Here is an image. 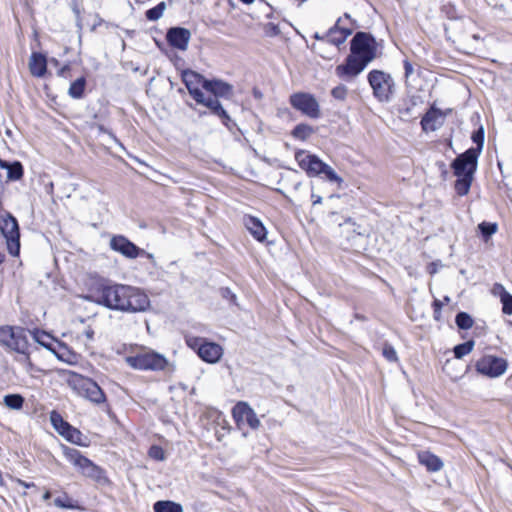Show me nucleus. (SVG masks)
I'll return each instance as SVG.
<instances>
[{
	"instance_id": "f257e3e1",
	"label": "nucleus",
	"mask_w": 512,
	"mask_h": 512,
	"mask_svg": "<svg viewBox=\"0 0 512 512\" xmlns=\"http://www.w3.org/2000/svg\"><path fill=\"white\" fill-rule=\"evenodd\" d=\"M88 298L111 310L122 312H143L150 305L146 294L138 288L123 284H101Z\"/></svg>"
},
{
	"instance_id": "f03ea898",
	"label": "nucleus",
	"mask_w": 512,
	"mask_h": 512,
	"mask_svg": "<svg viewBox=\"0 0 512 512\" xmlns=\"http://www.w3.org/2000/svg\"><path fill=\"white\" fill-rule=\"evenodd\" d=\"M351 54L345 63L337 66L339 77H355L376 57V41L366 32H357L351 40Z\"/></svg>"
},
{
	"instance_id": "7ed1b4c3",
	"label": "nucleus",
	"mask_w": 512,
	"mask_h": 512,
	"mask_svg": "<svg viewBox=\"0 0 512 512\" xmlns=\"http://www.w3.org/2000/svg\"><path fill=\"white\" fill-rule=\"evenodd\" d=\"M182 81L184 82L189 94L198 104L206 106L212 114L221 118L224 125L228 126L230 117L219 100L205 97L204 93L200 89L202 87L205 90V82H208V79L195 71L185 70L182 73Z\"/></svg>"
},
{
	"instance_id": "20e7f679",
	"label": "nucleus",
	"mask_w": 512,
	"mask_h": 512,
	"mask_svg": "<svg viewBox=\"0 0 512 512\" xmlns=\"http://www.w3.org/2000/svg\"><path fill=\"white\" fill-rule=\"evenodd\" d=\"M125 361L131 368L137 370L175 371V366L170 364L164 355L152 350L128 356Z\"/></svg>"
},
{
	"instance_id": "39448f33",
	"label": "nucleus",
	"mask_w": 512,
	"mask_h": 512,
	"mask_svg": "<svg viewBox=\"0 0 512 512\" xmlns=\"http://www.w3.org/2000/svg\"><path fill=\"white\" fill-rule=\"evenodd\" d=\"M65 456L85 477L92 479L100 485L109 483L105 471L83 456L79 450L75 448H67L65 450Z\"/></svg>"
},
{
	"instance_id": "423d86ee",
	"label": "nucleus",
	"mask_w": 512,
	"mask_h": 512,
	"mask_svg": "<svg viewBox=\"0 0 512 512\" xmlns=\"http://www.w3.org/2000/svg\"><path fill=\"white\" fill-rule=\"evenodd\" d=\"M0 345L15 351L17 354H23L25 361L29 362V343L26 331L23 328L1 326Z\"/></svg>"
},
{
	"instance_id": "0eeeda50",
	"label": "nucleus",
	"mask_w": 512,
	"mask_h": 512,
	"mask_svg": "<svg viewBox=\"0 0 512 512\" xmlns=\"http://www.w3.org/2000/svg\"><path fill=\"white\" fill-rule=\"evenodd\" d=\"M368 82L373 90V95L380 102H389L395 90L392 76L381 70H372L368 74Z\"/></svg>"
},
{
	"instance_id": "6e6552de",
	"label": "nucleus",
	"mask_w": 512,
	"mask_h": 512,
	"mask_svg": "<svg viewBox=\"0 0 512 512\" xmlns=\"http://www.w3.org/2000/svg\"><path fill=\"white\" fill-rule=\"evenodd\" d=\"M475 370L478 374L495 379L504 375L508 369V361L506 358L483 354L475 362Z\"/></svg>"
},
{
	"instance_id": "1a4fd4ad",
	"label": "nucleus",
	"mask_w": 512,
	"mask_h": 512,
	"mask_svg": "<svg viewBox=\"0 0 512 512\" xmlns=\"http://www.w3.org/2000/svg\"><path fill=\"white\" fill-rule=\"evenodd\" d=\"M0 231L6 239L7 249L12 256H18L20 251L19 225L9 212L0 213Z\"/></svg>"
},
{
	"instance_id": "9d476101",
	"label": "nucleus",
	"mask_w": 512,
	"mask_h": 512,
	"mask_svg": "<svg viewBox=\"0 0 512 512\" xmlns=\"http://www.w3.org/2000/svg\"><path fill=\"white\" fill-rule=\"evenodd\" d=\"M71 382L78 393L91 402L101 404L106 401L105 393L92 379L81 375H74Z\"/></svg>"
},
{
	"instance_id": "9b49d317",
	"label": "nucleus",
	"mask_w": 512,
	"mask_h": 512,
	"mask_svg": "<svg viewBox=\"0 0 512 512\" xmlns=\"http://www.w3.org/2000/svg\"><path fill=\"white\" fill-rule=\"evenodd\" d=\"M291 106L302 114L312 119H317L321 115L320 106L314 95L306 92H297L290 96Z\"/></svg>"
},
{
	"instance_id": "f8f14e48",
	"label": "nucleus",
	"mask_w": 512,
	"mask_h": 512,
	"mask_svg": "<svg viewBox=\"0 0 512 512\" xmlns=\"http://www.w3.org/2000/svg\"><path fill=\"white\" fill-rule=\"evenodd\" d=\"M295 159L302 170H304L308 176L315 177L322 174V170L325 167L324 163L318 156L314 154H308L304 150H298L295 152Z\"/></svg>"
},
{
	"instance_id": "ddd939ff",
	"label": "nucleus",
	"mask_w": 512,
	"mask_h": 512,
	"mask_svg": "<svg viewBox=\"0 0 512 512\" xmlns=\"http://www.w3.org/2000/svg\"><path fill=\"white\" fill-rule=\"evenodd\" d=\"M479 156L468 150L456 156L450 163L452 173L465 172L470 175H475L478 168Z\"/></svg>"
},
{
	"instance_id": "4468645a",
	"label": "nucleus",
	"mask_w": 512,
	"mask_h": 512,
	"mask_svg": "<svg viewBox=\"0 0 512 512\" xmlns=\"http://www.w3.org/2000/svg\"><path fill=\"white\" fill-rule=\"evenodd\" d=\"M110 247L112 250L122 254L129 259H135L142 253H145V250L139 248L122 235L113 236L110 240Z\"/></svg>"
},
{
	"instance_id": "2eb2a0df",
	"label": "nucleus",
	"mask_w": 512,
	"mask_h": 512,
	"mask_svg": "<svg viewBox=\"0 0 512 512\" xmlns=\"http://www.w3.org/2000/svg\"><path fill=\"white\" fill-rule=\"evenodd\" d=\"M232 416L236 423H247L252 429H257L260 426L255 411L246 402H238L232 409Z\"/></svg>"
},
{
	"instance_id": "dca6fc26",
	"label": "nucleus",
	"mask_w": 512,
	"mask_h": 512,
	"mask_svg": "<svg viewBox=\"0 0 512 512\" xmlns=\"http://www.w3.org/2000/svg\"><path fill=\"white\" fill-rule=\"evenodd\" d=\"M166 39L171 47L185 51L191 39V32L183 27H171L167 31Z\"/></svg>"
},
{
	"instance_id": "f3484780",
	"label": "nucleus",
	"mask_w": 512,
	"mask_h": 512,
	"mask_svg": "<svg viewBox=\"0 0 512 512\" xmlns=\"http://www.w3.org/2000/svg\"><path fill=\"white\" fill-rule=\"evenodd\" d=\"M445 121V114L435 107H431L421 120L422 128L425 132L435 131L440 128Z\"/></svg>"
},
{
	"instance_id": "a211bd4d",
	"label": "nucleus",
	"mask_w": 512,
	"mask_h": 512,
	"mask_svg": "<svg viewBox=\"0 0 512 512\" xmlns=\"http://www.w3.org/2000/svg\"><path fill=\"white\" fill-rule=\"evenodd\" d=\"M205 90L211 93L214 97L209 96L211 99L230 98L233 94V87L222 80H208L205 82Z\"/></svg>"
},
{
	"instance_id": "6ab92c4d",
	"label": "nucleus",
	"mask_w": 512,
	"mask_h": 512,
	"mask_svg": "<svg viewBox=\"0 0 512 512\" xmlns=\"http://www.w3.org/2000/svg\"><path fill=\"white\" fill-rule=\"evenodd\" d=\"M425 104V96L419 92L410 93L403 103V111L409 117H416L421 114Z\"/></svg>"
},
{
	"instance_id": "aec40b11",
	"label": "nucleus",
	"mask_w": 512,
	"mask_h": 512,
	"mask_svg": "<svg viewBox=\"0 0 512 512\" xmlns=\"http://www.w3.org/2000/svg\"><path fill=\"white\" fill-rule=\"evenodd\" d=\"M452 174L455 177L452 185L455 195L458 197L468 195L475 180V175H470L465 172Z\"/></svg>"
},
{
	"instance_id": "412c9836",
	"label": "nucleus",
	"mask_w": 512,
	"mask_h": 512,
	"mask_svg": "<svg viewBox=\"0 0 512 512\" xmlns=\"http://www.w3.org/2000/svg\"><path fill=\"white\" fill-rule=\"evenodd\" d=\"M222 353L223 350L220 345L205 341L204 345L199 347L198 356L208 363H215L221 358Z\"/></svg>"
},
{
	"instance_id": "4be33fe9",
	"label": "nucleus",
	"mask_w": 512,
	"mask_h": 512,
	"mask_svg": "<svg viewBox=\"0 0 512 512\" xmlns=\"http://www.w3.org/2000/svg\"><path fill=\"white\" fill-rule=\"evenodd\" d=\"M244 224L248 231L257 241L263 242L266 239V228L258 218L253 216H247L244 219Z\"/></svg>"
},
{
	"instance_id": "5701e85b",
	"label": "nucleus",
	"mask_w": 512,
	"mask_h": 512,
	"mask_svg": "<svg viewBox=\"0 0 512 512\" xmlns=\"http://www.w3.org/2000/svg\"><path fill=\"white\" fill-rule=\"evenodd\" d=\"M29 70L33 76L43 77L47 70L46 57L41 53H32L29 61Z\"/></svg>"
},
{
	"instance_id": "b1692460",
	"label": "nucleus",
	"mask_w": 512,
	"mask_h": 512,
	"mask_svg": "<svg viewBox=\"0 0 512 512\" xmlns=\"http://www.w3.org/2000/svg\"><path fill=\"white\" fill-rule=\"evenodd\" d=\"M418 457L420 463L425 465L429 471H438L443 467L441 459L430 452H421Z\"/></svg>"
},
{
	"instance_id": "393cba45",
	"label": "nucleus",
	"mask_w": 512,
	"mask_h": 512,
	"mask_svg": "<svg viewBox=\"0 0 512 512\" xmlns=\"http://www.w3.org/2000/svg\"><path fill=\"white\" fill-rule=\"evenodd\" d=\"M0 166L7 171V178L12 181H16L22 178L23 176V166L20 162L15 161L13 163H9L4 160H0Z\"/></svg>"
},
{
	"instance_id": "a878e982",
	"label": "nucleus",
	"mask_w": 512,
	"mask_h": 512,
	"mask_svg": "<svg viewBox=\"0 0 512 512\" xmlns=\"http://www.w3.org/2000/svg\"><path fill=\"white\" fill-rule=\"evenodd\" d=\"M484 135H485L484 128L482 125H480L479 128L477 130L473 131V133L471 135V139L476 144V146L471 147L467 150L470 152H473L475 155L480 156V154L483 150V146H484Z\"/></svg>"
},
{
	"instance_id": "bb28decb",
	"label": "nucleus",
	"mask_w": 512,
	"mask_h": 512,
	"mask_svg": "<svg viewBox=\"0 0 512 512\" xmlns=\"http://www.w3.org/2000/svg\"><path fill=\"white\" fill-rule=\"evenodd\" d=\"M153 509L154 512H183V508L179 503L169 500L157 501Z\"/></svg>"
},
{
	"instance_id": "cd10ccee",
	"label": "nucleus",
	"mask_w": 512,
	"mask_h": 512,
	"mask_svg": "<svg viewBox=\"0 0 512 512\" xmlns=\"http://www.w3.org/2000/svg\"><path fill=\"white\" fill-rule=\"evenodd\" d=\"M341 19L339 18L336 24L331 27L327 32V42L339 46L345 42V35L339 31V23Z\"/></svg>"
},
{
	"instance_id": "c85d7f7f",
	"label": "nucleus",
	"mask_w": 512,
	"mask_h": 512,
	"mask_svg": "<svg viewBox=\"0 0 512 512\" xmlns=\"http://www.w3.org/2000/svg\"><path fill=\"white\" fill-rule=\"evenodd\" d=\"M86 86V80L84 77H80L71 83L68 94L70 97L74 99H80L84 95V90Z\"/></svg>"
},
{
	"instance_id": "c756f323",
	"label": "nucleus",
	"mask_w": 512,
	"mask_h": 512,
	"mask_svg": "<svg viewBox=\"0 0 512 512\" xmlns=\"http://www.w3.org/2000/svg\"><path fill=\"white\" fill-rule=\"evenodd\" d=\"M478 229L481 233V236L485 242H487L493 234H495L498 230V224L492 222L483 221L478 224Z\"/></svg>"
},
{
	"instance_id": "7c9ffc66",
	"label": "nucleus",
	"mask_w": 512,
	"mask_h": 512,
	"mask_svg": "<svg viewBox=\"0 0 512 512\" xmlns=\"http://www.w3.org/2000/svg\"><path fill=\"white\" fill-rule=\"evenodd\" d=\"M314 133V129L308 124H298L292 130L293 137L302 141L308 139Z\"/></svg>"
},
{
	"instance_id": "2f4dec72",
	"label": "nucleus",
	"mask_w": 512,
	"mask_h": 512,
	"mask_svg": "<svg viewBox=\"0 0 512 512\" xmlns=\"http://www.w3.org/2000/svg\"><path fill=\"white\" fill-rule=\"evenodd\" d=\"M475 342L473 340H468L462 344L456 345L453 348V353L455 358L461 359L462 357L468 355L472 352L474 348Z\"/></svg>"
},
{
	"instance_id": "473e14b6",
	"label": "nucleus",
	"mask_w": 512,
	"mask_h": 512,
	"mask_svg": "<svg viewBox=\"0 0 512 512\" xmlns=\"http://www.w3.org/2000/svg\"><path fill=\"white\" fill-rule=\"evenodd\" d=\"M167 6L164 1L158 3L155 7L148 9L145 12V16L149 21H157L159 20L166 10Z\"/></svg>"
},
{
	"instance_id": "72a5a7b5",
	"label": "nucleus",
	"mask_w": 512,
	"mask_h": 512,
	"mask_svg": "<svg viewBox=\"0 0 512 512\" xmlns=\"http://www.w3.org/2000/svg\"><path fill=\"white\" fill-rule=\"evenodd\" d=\"M24 403V398L20 394H8L4 396V404L14 410H19L22 408Z\"/></svg>"
},
{
	"instance_id": "f704fd0d",
	"label": "nucleus",
	"mask_w": 512,
	"mask_h": 512,
	"mask_svg": "<svg viewBox=\"0 0 512 512\" xmlns=\"http://www.w3.org/2000/svg\"><path fill=\"white\" fill-rule=\"evenodd\" d=\"M456 325L459 329L468 330L474 324L473 318L466 312H459L455 318Z\"/></svg>"
},
{
	"instance_id": "c9c22d12",
	"label": "nucleus",
	"mask_w": 512,
	"mask_h": 512,
	"mask_svg": "<svg viewBox=\"0 0 512 512\" xmlns=\"http://www.w3.org/2000/svg\"><path fill=\"white\" fill-rule=\"evenodd\" d=\"M60 434L72 443H79L81 438L80 431L73 428L71 425H66L65 430H60Z\"/></svg>"
},
{
	"instance_id": "e433bc0d",
	"label": "nucleus",
	"mask_w": 512,
	"mask_h": 512,
	"mask_svg": "<svg viewBox=\"0 0 512 512\" xmlns=\"http://www.w3.org/2000/svg\"><path fill=\"white\" fill-rule=\"evenodd\" d=\"M54 505L61 509H76L78 506L73 503L70 497L64 493L62 496H59L54 499Z\"/></svg>"
},
{
	"instance_id": "4c0bfd02",
	"label": "nucleus",
	"mask_w": 512,
	"mask_h": 512,
	"mask_svg": "<svg viewBox=\"0 0 512 512\" xmlns=\"http://www.w3.org/2000/svg\"><path fill=\"white\" fill-rule=\"evenodd\" d=\"M322 174H324L326 179L329 180L330 182H336L339 185L343 182L342 178L338 176L335 170L328 164H326L325 167L323 168Z\"/></svg>"
},
{
	"instance_id": "58836bf2",
	"label": "nucleus",
	"mask_w": 512,
	"mask_h": 512,
	"mask_svg": "<svg viewBox=\"0 0 512 512\" xmlns=\"http://www.w3.org/2000/svg\"><path fill=\"white\" fill-rule=\"evenodd\" d=\"M382 355L390 362H396L398 360L396 350L389 343H384L382 348Z\"/></svg>"
},
{
	"instance_id": "ea45409f",
	"label": "nucleus",
	"mask_w": 512,
	"mask_h": 512,
	"mask_svg": "<svg viewBox=\"0 0 512 512\" xmlns=\"http://www.w3.org/2000/svg\"><path fill=\"white\" fill-rule=\"evenodd\" d=\"M347 94H348V89L345 85H342V84L334 87L331 91V95L333 96V98H335L336 100H339V101H344L347 97Z\"/></svg>"
},
{
	"instance_id": "a19ab883",
	"label": "nucleus",
	"mask_w": 512,
	"mask_h": 512,
	"mask_svg": "<svg viewBox=\"0 0 512 512\" xmlns=\"http://www.w3.org/2000/svg\"><path fill=\"white\" fill-rule=\"evenodd\" d=\"M50 419H51V422L54 426V428L60 433V430H65V426L66 425H70L69 423H67L66 421H64L62 419V417L56 413V412H52L51 413V416H50Z\"/></svg>"
},
{
	"instance_id": "79ce46f5",
	"label": "nucleus",
	"mask_w": 512,
	"mask_h": 512,
	"mask_svg": "<svg viewBox=\"0 0 512 512\" xmlns=\"http://www.w3.org/2000/svg\"><path fill=\"white\" fill-rule=\"evenodd\" d=\"M502 304V313L505 315H512V294L508 293L500 299Z\"/></svg>"
},
{
	"instance_id": "37998d69",
	"label": "nucleus",
	"mask_w": 512,
	"mask_h": 512,
	"mask_svg": "<svg viewBox=\"0 0 512 512\" xmlns=\"http://www.w3.org/2000/svg\"><path fill=\"white\" fill-rule=\"evenodd\" d=\"M205 341L206 340L204 338L200 337L189 336L186 338L187 345L194 349L197 352V354H199V347L203 346Z\"/></svg>"
},
{
	"instance_id": "c03bdc74",
	"label": "nucleus",
	"mask_w": 512,
	"mask_h": 512,
	"mask_svg": "<svg viewBox=\"0 0 512 512\" xmlns=\"http://www.w3.org/2000/svg\"><path fill=\"white\" fill-rule=\"evenodd\" d=\"M148 454L152 459H155L158 461L165 460V452L160 446H157V445L151 446L148 451Z\"/></svg>"
},
{
	"instance_id": "a18cd8bd",
	"label": "nucleus",
	"mask_w": 512,
	"mask_h": 512,
	"mask_svg": "<svg viewBox=\"0 0 512 512\" xmlns=\"http://www.w3.org/2000/svg\"><path fill=\"white\" fill-rule=\"evenodd\" d=\"M404 70H405L406 83L408 86H410V82L415 74L414 66L408 60H405L404 61Z\"/></svg>"
},
{
	"instance_id": "49530a36",
	"label": "nucleus",
	"mask_w": 512,
	"mask_h": 512,
	"mask_svg": "<svg viewBox=\"0 0 512 512\" xmlns=\"http://www.w3.org/2000/svg\"><path fill=\"white\" fill-rule=\"evenodd\" d=\"M491 292L494 296L499 297V299L509 293L501 283H494Z\"/></svg>"
},
{
	"instance_id": "de8ad7c7",
	"label": "nucleus",
	"mask_w": 512,
	"mask_h": 512,
	"mask_svg": "<svg viewBox=\"0 0 512 512\" xmlns=\"http://www.w3.org/2000/svg\"><path fill=\"white\" fill-rule=\"evenodd\" d=\"M220 293L224 299L228 300L234 305H237V297L229 288H221Z\"/></svg>"
},
{
	"instance_id": "09e8293b",
	"label": "nucleus",
	"mask_w": 512,
	"mask_h": 512,
	"mask_svg": "<svg viewBox=\"0 0 512 512\" xmlns=\"http://www.w3.org/2000/svg\"><path fill=\"white\" fill-rule=\"evenodd\" d=\"M48 337H49V335L46 334L45 332L36 331L33 333L34 340L44 347H48V344L45 342V338H48Z\"/></svg>"
},
{
	"instance_id": "8fccbe9b",
	"label": "nucleus",
	"mask_w": 512,
	"mask_h": 512,
	"mask_svg": "<svg viewBox=\"0 0 512 512\" xmlns=\"http://www.w3.org/2000/svg\"><path fill=\"white\" fill-rule=\"evenodd\" d=\"M433 308H434V319L439 320L440 316H441L442 302L438 299H435L433 302Z\"/></svg>"
},
{
	"instance_id": "3c124183",
	"label": "nucleus",
	"mask_w": 512,
	"mask_h": 512,
	"mask_svg": "<svg viewBox=\"0 0 512 512\" xmlns=\"http://www.w3.org/2000/svg\"><path fill=\"white\" fill-rule=\"evenodd\" d=\"M440 267L442 268L443 265L439 264V263H436V262L430 263L429 266H428L429 274L433 275V274L437 273V271L439 270Z\"/></svg>"
},
{
	"instance_id": "603ef678",
	"label": "nucleus",
	"mask_w": 512,
	"mask_h": 512,
	"mask_svg": "<svg viewBox=\"0 0 512 512\" xmlns=\"http://www.w3.org/2000/svg\"><path fill=\"white\" fill-rule=\"evenodd\" d=\"M266 27L269 29L270 35L276 36L280 33V29L273 23H268Z\"/></svg>"
},
{
	"instance_id": "864d4df0",
	"label": "nucleus",
	"mask_w": 512,
	"mask_h": 512,
	"mask_svg": "<svg viewBox=\"0 0 512 512\" xmlns=\"http://www.w3.org/2000/svg\"><path fill=\"white\" fill-rule=\"evenodd\" d=\"M16 360L21 362L22 364H24L27 367H30L32 365L30 360H29V362L25 361L23 354H18V357L16 358Z\"/></svg>"
},
{
	"instance_id": "5fc2aeb1",
	"label": "nucleus",
	"mask_w": 512,
	"mask_h": 512,
	"mask_svg": "<svg viewBox=\"0 0 512 512\" xmlns=\"http://www.w3.org/2000/svg\"><path fill=\"white\" fill-rule=\"evenodd\" d=\"M311 199H312V204L313 205H317V204H320L322 202V197L319 196V195H315L313 193L311 195Z\"/></svg>"
},
{
	"instance_id": "6e6d98bb",
	"label": "nucleus",
	"mask_w": 512,
	"mask_h": 512,
	"mask_svg": "<svg viewBox=\"0 0 512 512\" xmlns=\"http://www.w3.org/2000/svg\"><path fill=\"white\" fill-rule=\"evenodd\" d=\"M339 31L342 33V35H345V40L352 33L351 29H347V28H340L339 27Z\"/></svg>"
},
{
	"instance_id": "4d7b16f0",
	"label": "nucleus",
	"mask_w": 512,
	"mask_h": 512,
	"mask_svg": "<svg viewBox=\"0 0 512 512\" xmlns=\"http://www.w3.org/2000/svg\"><path fill=\"white\" fill-rule=\"evenodd\" d=\"M313 37L317 40H324V39L327 40V33L324 35H320L318 32H316Z\"/></svg>"
},
{
	"instance_id": "13d9d810",
	"label": "nucleus",
	"mask_w": 512,
	"mask_h": 512,
	"mask_svg": "<svg viewBox=\"0 0 512 512\" xmlns=\"http://www.w3.org/2000/svg\"><path fill=\"white\" fill-rule=\"evenodd\" d=\"M141 255H145L151 262H155V258H154V255L151 254V253H147L145 251V253H142Z\"/></svg>"
},
{
	"instance_id": "bf43d9fd",
	"label": "nucleus",
	"mask_w": 512,
	"mask_h": 512,
	"mask_svg": "<svg viewBox=\"0 0 512 512\" xmlns=\"http://www.w3.org/2000/svg\"><path fill=\"white\" fill-rule=\"evenodd\" d=\"M50 498H51V493H50V491H48V490H47V491L43 494L42 499H43L44 501H47V500H49Z\"/></svg>"
},
{
	"instance_id": "052dcab7",
	"label": "nucleus",
	"mask_w": 512,
	"mask_h": 512,
	"mask_svg": "<svg viewBox=\"0 0 512 512\" xmlns=\"http://www.w3.org/2000/svg\"><path fill=\"white\" fill-rule=\"evenodd\" d=\"M108 134L116 143L120 144L118 139L113 135V133L109 132Z\"/></svg>"
},
{
	"instance_id": "680f3d73",
	"label": "nucleus",
	"mask_w": 512,
	"mask_h": 512,
	"mask_svg": "<svg viewBox=\"0 0 512 512\" xmlns=\"http://www.w3.org/2000/svg\"><path fill=\"white\" fill-rule=\"evenodd\" d=\"M242 3L244 4H251L253 3L255 0H240Z\"/></svg>"
},
{
	"instance_id": "e2e57ef3",
	"label": "nucleus",
	"mask_w": 512,
	"mask_h": 512,
	"mask_svg": "<svg viewBox=\"0 0 512 512\" xmlns=\"http://www.w3.org/2000/svg\"><path fill=\"white\" fill-rule=\"evenodd\" d=\"M24 486L26 488H30V487H34L35 485H34V483H29V484L28 483H24Z\"/></svg>"
},
{
	"instance_id": "0e129e2a",
	"label": "nucleus",
	"mask_w": 512,
	"mask_h": 512,
	"mask_svg": "<svg viewBox=\"0 0 512 512\" xmlns=\"http://www.w3.org/2000/svg\"><path fill=\"white\" fill-rule=\"evenodd\" d=\"M3 261V255L0 253V263Z\"/></svg>"
},
{
	"instance_id": "69168bd1",
	"label": "nucleus",
	"mask_w": 512,
	"mask_h": 512,
	"mask_svg": "<svg viewBox=\"0 0 512 512\" xmlns=\"http://www.w3.org/2000/svg\"><path fill=\"white\" fill-rule=\"evenodd\" d=\"M444 301H448V296H444Z\"/></svg>"
}]
</instances>
